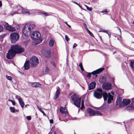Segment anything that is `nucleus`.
Segmentation results:
<instances>
[{"label":"nucleus","instance_id":"nucleus-1","mask_svg":"<svg viewBox=\"0 0 134 134\" xmlns=\"http://www.w3.org/2000/svg\"><path fill=\"white\" fill-rule=\"evenodd\" d=\"M35 27V25L32 23H30L26 24L23 31V33L24 35L27 36H30L32 29Z\"/></svg>","mask_w":134,"mask_h":134},{"label":"nucleus","instance_id":"nucleus-47","mask_svg":"<svg viewBox=\"0 0 134 134\" xmlns=\"http://www.w3.org/2000/svg\"><path fill=\"white\" fill-rule=\"evenodd\" d=\"M88 34L90 35L91 36L93 37H94V36L93 34L90 31H89L88 32Z\"/></svg>","mask_w":134,"mask_h":134},{"label":"nucleus","instance_id":"nucleus-29","mask_svg":"<svg viewBox=\"0 0 134 134\" xmlns=\"http://www.w3.org/2000/svg\"><path fill=\"white\" fill-rule=\"evenodd\" d=\"M37 108L42 113L43 115H44L46 116V114L44 112V111H43V110L40 107H39L38 106H37Z\"/></svg>","mask_w":134,"mask_h":134},{"label":"nucleus","instance_id":"nucleus-41","mask_svg":"<svg viewBox=\"0 0 134 134\" xmlns=\"http://www.w3.org/2000/svg\"><path fill=\"white\" fill-rule=\"evenodd\" d=\"M3 30V27L0 25V32H2Z\"/></svg>","mask_w":134,"mask_h":134},{"label":"nucleus","instance_id":"nucleus-34","mask_svg":"<svg viewBox=\"0 0 134 134\" xmlns=\"http://www.w3.org/2000/svg\"><path fill=\"white\" fill-rule=\"evenodd\" d=\"M10 111L13 113H14L15 112V109L13 107H11L10 108Z\"/></svg>","mask_w":134,"mask_h":134},{"label":"nucleus","instance_id":"nucleus-48","mask_svg":"<svg viewBox=\"0 0 134 134\" xmlns=\"http://www.w3.org/2000/svg\"><path fill=\"white\" fill-rule=\"evenodd\" d=\"M26 118L27 120H30L31 119V118L30 116H27L26 117Z\"/></svg>","mask_w":134,"mask_h":134},{"label":"nucleus","instance_id":"nucleus-17","mask_svg":"<svg viewBox=\"0 0 134 134\" xmlns=\"http://www.w3.org/2000/svg\"><path fill=\"white\" fill-rule=\"evenodd\" d=\"M96 85V83L94 82H92L89 84V86L88 90H91L94 88Z\"/></svg>","mask_w":134,"mask_h":134},{"label":"nucleus","instance_id":"nucleus-27","mask_svg":"<svg viewBox=\"0 0 134 134\" xmlns=\"http://www.w3.org/2000/svg\"><path fill=\"white\" fill-rule=\"evenodd\" d=\"M76 98V94L75 93H74L71 96V98L73 101L74 100H75V99Z\"/></svg>","mask_w":134,"mask_h":134},{"label":"nucleus","instance_id":"nucleus-63","mask_svg":"<svg viewBox=\"0 0 134 134\" xmlns=\"http://www.w3.org/2000/svg\"><path fill=\"white\" fill-rule=\"evenodd\" d=\"M86 29V30H87V32H89V31H90L87 28H86V29Z\"/></svg>","mask_w":134,"mask_h":134},{"label":"nucleus","instance_id":"nucleus-8","mask_svg":"<svg viewBox=\"0 0 134 134\" xmlns=\"http://www.w3.org/2000/svg\"><path fill=\"white\" fill-rule=\"evenodd\" d=\"M104 70V68H101L91 72L92 75H94L96 77H97V74H99Z\"/></svg>","mask_w":134,"mask_h":134},{"label":"nucleus","instance_id":"nucleus-25","mask_svg":"<svg viewBox=\"0 0 134 134\" xmlns=\"http://www.w3.org/2000/svg\"><path fill=\"white\" fill-rule=\"evenodd\" d=\"M54 40L53 38L51 39L49 42V46L51 47H52L54 45Z\"/></svg>","mask_w":134,"mask_h":134},{"label":"nucleus","instance_id":"nucleus-23","mask_svg":"<svg viewBox=\"0 0 134 134\" xmlns=\"http://www.w3.org/2000/svg\"><path fill=\"white\" fill-rule=\"evenodd\" d=\"M122 100L121 98L120 97L119 95V96L118 95V96L116 100V102L115 105L116 106L118 105L121 102Z\"/></svg>","mask_w":134,"mask_h":134},{"label":"nucleus","instance_id":"nucleus-7","mask_svg":"<svg viewBox=\"0 0 134 134\" xmlns=\"http://www.w3.org/2000/svg\"><path fill=\"white\" fill-rule=\"evenodd\" d=\"M130 102L131 101L129 99H124L122 102L119 104V107H122L125 106H126L129 104Z\"/></svg>","mask_w":134,"mask_h":134},{"label":"nucleus","instance_id":"nucleus-32","mask_svg":"<svg viewBox=\"0 0 134 134\" xmlns=\"http://www.w3.org/2000/svg\"><path fill=\"white\" fill-rule=\"evenodd\" d=\"M87 74L86 75V77H88L89 79H90L91 76V73H89L87 72Z\"/></svg>","mask_w":134,"mask_h":134},{"label":"nucleus","instance_id":"nucleus-16","mask_svg":"<svg viewBox=\"0 0 134 134\" xmlns=\"http://www.w3.org/2000/svg\"><path fill=\"white\" fill-rule=\"evenodd\" d=\"M24 69L25 70L28 69L30 67V64L29 60L26 61L24 63Z\"/></svg>","mask_w":134,"mask_h":134},{"label":"nucleus","instance_id":"nucleus-42","mask_svg":"<svg viewBox=\"0 0 134 134\" xmlns=\"http://www.w3.org/2000/svg\"><path fill=\"white\" fill-rule=\"evenodd\" d=\"M134 64V60L132 61H131L130 62V66H133Z\"/></svg>","mask_w":134,"mask_h":134},{"label":"nucleus","instance_id":"nucleus-61","mask_svg":"<svg viewBox=\"0 0 134 134\" xmlns=\"http://www.w3.org/2000/svg\"><path fill=\"white\" fill-rule=\"evenodd\" d=\"M131 68V69L133 70H134V66H130Z\"/></svg>","mask_w":134,"mask_h":134},{"label":"nucleus","instance_id":"nucleus-31","mask_svg":"<svg viewBox=\"0 0 134 134\" xmlns=\"http://www.w3.org/2000/svg\"><path fill=\"white\" fill-rule=\"evenodd\" d=\"M95 91H96L97 92H99L100 93H102L103 91L102 89L98 88H97V89Z\"/></svg>","mask_w":134,"mask_h":134},{"label":"nucleus","instance_id":"nucleus-64","mask_svg":"<svg viewBox=\"0 0 134 134\" xmlns=\"http://www.w3.org/2000/svg\"><path fill=\"white\" fill-rule=\"evenodd\" d=\"M54 134H56V132H54Z\"/></svg>","mask_w":134,"mask_h":134},{"label":"nucleus","instance_id":"nucleus-56","mask_svg":"<svg viewBox=\"0 0 134 134\" xmlns=\"http://www.w3.org/2000/svg\"><path fill=\"white\" fill-rule=\"evenodd\" d=\"M101 108H102V107H98L96 109L97 110H100V111H101Z\"/></svg>","mask_w":134,"mask_h":134},{"label":"nucleus","instance_id":"nucleus-59","mask_svg":"<svg viewBox=\"0 0 134 134\" xmlns=\"http://www.w3.org/2000/svg\"><path fill=\"white\" fill-rule=\"evenodd\" d=\"M83 25H84V27L85 28V29H86V28H87V26L86 24H85V23H84Z\"/></svg>","mask_w":134,"mask_h":134},{"label":"nucleus","instance_id":"nucleus-26","mask_svg":"<svg viewBox=\"0 0 134 134\" xmlns=\"http://www.w3.org/2000/svg\"><path fill=\"white\" fill-rule=\"evenodd\" d=\"M106 81V78L104 77H102L99 79V82L101 83H105V82Z\"/></svg>","mask_w":134,"mask_h":134},{"label":"nucleus","instance_id":"nucleus-2","mask_svg":"<svg viewBox=\"0 0 134 134\" xmlns=\"http://www.w3.org/2000/svg\"><path fill=\"white\" fill-rule=\"evenodd\" d=\"M11 47L13 49L16 54H20L23 52L24 51V49L21 45L18 44L12 45Z\"/></svg>","mask_w":134,"mask_h":134},{"label":"nucleus","instance_id":"nucleus-28","mask_svg":"<svg viewBox=\"0 0 134 134\" xmlns=\"http://www.w3.org/2000/svg\"><path fill=\"white\" fill-rule=\"evenodd\" d=\"M22 13L24 14H29V12L28 11V10L27 9H23L22 10Z\"/></svg>","mask_w":134,"mask_h":134},{"label":"nucleus","instance_id":"nucleus-50","mask_svg":"<svg viewBox=\"0 0 134 134\" xmlns=\"http://www.w3.org/2000/svg\"><path fill=\"white\" fill-rule=\"evenodd\" d=\"M105 33H106L108 35L109 37H110L111 34L109 32H108V31H107V32H105Z\"/></svg>","mask_w":134,"mask_h":134},{"label":"nucleus","instance_id":"nucleus-38","mask_svg":"<svg viewBox=\"0 0 134 134\" xmlns=\"http://www.w3.org/2000/svg\"><path fill=\"white\" fill-rule=\"evenodd\" d=\"M2 24L5 27V28L7 26H8L9 25V24L8 23L4 22H3Z\"/></svg>","mask_w":134,"mask_h":134},{"label":"nucleus","instance_id":"nucleus-44","mask_svg":"<svg viewBox=\"0 0 134 134\" xmlns=\"http://www.w3.org/2000/svg\"><path fill=\"white\" fill-rule=\"evenodd\" d=\"M65 38L66 40L68 42L69 40V38L68 37L67 35H66L65 36Z\"/></svg>","mask_w":134,"mask_h":134},{"label":"nucleus","instance_id":"nucleus-58","mask_svg":"<svg viewBox=\"0 0 134 134\" xmlns=\"http://www.w3.org/2000/svg\"><path fill=\"white\" fill-rule=\"evenodd\" d=\"M99 32H107V31L104 30L102 29V30L101 31H99Z\"/></svg>","mask_w":134,"mask_h":134},{"label":"nucleus","instance_id":"nucleus-45","mask_svg":"<svg viewBox=\"0 0 134 134\" xmlns=\"http://www.w3.org/2000/svg\"><path fill=\"white\" fill-rule=\"evenodd\" d=\"M100 107H102V108H101V111H103L104 109L105 108V105H103L102 106H101Z\"/></svg>","mask_w":134,"mask_h":134},{"label":"nucleus","instance_id":"nucleus-46","mask_svg":"<svg viewBox=\"0 0 134 134\" xmlns=\"http://www.w3.org/2000/svg\"><path fill=\"white\" fill-rule=\"evenodd\" d=\"M49 71V68L48 67H46L45 70V72H48Z\"/></svg>","mask_w":134,"mask_h":134},{"label":"nucleus","instance_id":"nucleus-14","mask_svg":"<svg viewBox=\"0 0 134 134\" xmlns=\"http://www.w3.org/2000/svg\"><path fill=\"white\" fill-rule=\"evenodd\" d=\"M42 54L46 57H51V52L50 50H47L43 52Z\"/></svg>","mask_w":134,"mask_h":134},{"label":"nucleus","instance_id":"nucleus-4","mask_svg":"<svg viewBox=\"0 0 134 134\" xmlns=\"http://www.w3.org/2000/svg\"><path fill=\"white\" fill-rule=\"evenodd\" d=\"M19 38V35L17 33H12L10 35V39L12 43H15L18 40Z\"/></svg>","mask_w":134,"mask_h":134},{"label":"nucleus","instance_id":"nucleus-21","mask_svg":"<svg viewBox=\"0 0 134 134\" xmlns=\"http://www.w3.org/2000/svg\"><path fill=\"white\" fill-rule=\"evenodd\" d=\"M60 90L59 88L57 90L55 96L53 98L55 100L58 98L60 93Z\"/></svg>","mask_w":134,"mask_h":134},{"label":"nucleus","instance_id":"nucleus-60","mask_svg":"<svg viewBox=\"0 0 134 134\" xmlns=\"http://www.w3.org/2000/svg\"><path fill=\"white\" fill-rule=\"evenodd\" d=\"M2 1H0V7H1L2 6Z\"/></svg>","mask_w":134,"mask_h":134},{"label":"nucleus","instance_id":"nucleus-24","mask_svg":"<svg viewBox=\"0 0 134 134\" xmlns=\"http://www.w3.org/2000/svg\"><path fill=\"white\" fill-rule=\"evenodd\" d=\"M102 96L104 101L107 100L108 98V94L107 92L105 91H103L102 93Z\"/></svg>","mask_w":134,"mask_h":134},{"label":"nucleus","instance_id":"nucleus-37","mask_svg":"<svg viewBox=\"0 0 134 134\" xmlns=\"http://www.w3.org/2000/svg\"><path fill=\"white\" fill-rule=\"evenodd\" d=\"M41 14L43 15H44L45 16H47L50 15V14H49V13H48L47 12H42L41 13Z\"/></svg>","mask_w":134,"mask_h":134},{"label":"nucleus","instance_id":"nucleus-9","mask_svg":"<svg viewBox=\"0 0 134 134\" xmlns=\"http://www.w3.org/2000/svg\"><path fill=\"white\" fill-rule=\"evenodd\" d=\"M81 99V98L79 97L73 101L74 104L78 108H80V107Z\"/></svg>","mask_w":134,"mask_h":134},{"label":"nucleus","instance_id":"nucleus-43","mask_svg":"<svg viewBox=\"0 0 134 134\" xmlns=\"http://www.w3.org/2000/svg\"><path fill=\"white\" fill-rule=\"evenodd\" d=\"M51 63L52 65L55 68L56 67V64L54 62L52 61L51 62Z\"/></svg>","mask_w":134,"mask_h":134},{"label":"nucleus","instance_id":"nucleus-12","mask_svg":"<svg viewBox=\"0 0 134 134\" xmlns=\"http://www.w3.org/2000/svg\"><path fill=\"white\" fill-rule=\"evenodd\" d=\"M60 112L62 114L66 115L68 114V112L66 109L65 107H61L60 108Z\"/></svg>","mask_w":134,"mask_h":134},{"label":"nucleus","instance_id":"nucleus-13","mask_svg":"<svg viewBox=\"0 0 134 134\" xmlns=\"http://www.w3.org/2000/svg\"><path fill=\"white\" fill-rule=\"evenodd\" d=\"M18 97V96H16V98H17L20 105L21 107L22 108H23L24 107L25 105L24 103L22 100L20 96H19V98H17Z\"/></svg>","mask_w":134,"mask_h":134},{"label":"nucleus","instance_id":"nucleus-53","mask_svg":"<svg viewBox=\"0 0 134 134\" xmlns=\"http://www.w3.org/2000/svg\"><path fill=\"white\" fill-rule=\"evenodd\" d=\"M49 122L51 124H53V120L52 119H50L49 120Z\"/></svg>","mask_w":134,"mask_h":134},{"label":"nucleus","instance_id":"nucleus-33","mask_svg":"<svg viewBox=\"0 0 134 134\" xmlns=\"http://www.w3.org/2000/svg\"><path fill=\"white\" fill-rule=\"evenodd\" d=\"M6 78L10 81H11L12 80V78L11 76H8L7 74L5 76Z\"/></svg>","mask_w":134,"mask_h":134},{"label":"nucleus","instance_id":"nucleus-10","mask_svg":"<svg viewBox=\"0 0 134 134\" xmlns=\"http://www.w3.org/2000/svg\"><path fill=\"white\" fill-rule=\"evenodd\" d=\"M111 84L105 83L103 84L102 87L103 89L107 90H109L111 89Z\"/></svg>","mask_w":134,"mask_h":134},{"label":"nucleus","instance_id":"nucleus-52","mask_svg":"<svg viewBox=\"0 0 134 134\" xmlns=\"http://www.w3.org/2000/svg\"><path fill=\"white\" fill-rule=\"evenodd\" d=\"M73 2L75 4H76L77 5L79 6L80 7H81V5L79 4L78 3L76 2L73 1Z\"/></svg>","mask_w":134,"mask_h":134},{"label":"nucleus","instance_id":"nucleus-5","mask_svg":"<svg viewBox=\"0 0 134 134\" xmlns=\"http://www.w3.org/2000/svg\"><path fill=\"white\" fill-rule=\"evenodd\" d=\"M16 54V53L11 47L10 49L9 50L7 54L6 57L8 59H12L15 56Z\"/></svg>","mask_w":134,"mask_h":134},{"label":"nucleus","instance_id":"nucleus-36","mask_svg":"<svg viewBox=\"0 0 134 134\" xmlns=\"http://www.w3.org/2000/svg\"><path fill=\"white\" fill-rule=\"evenodd\" d=\"M84 108H85V106H84V104L83 101V100H82L81 109H83Z\"/></svg>","mask_w":134,"mask_h":134},{"label":"nucleus","instance_id":"nucleus-11","mask_svg":"<svg viewBox=\"0 0 134 134\" xmlns=\"http://www.w3.org/2000/svg\"><path fill=\"white\" fill-rule=\"evenodd\" d=\"M94 96L96 98L100 99L102 97V93H99L96 91H94Z\"/></svg>","mask_w":134,"mask_h":134},{"label":"nucleus","instance_id":"nucleus-49","mask_svg":"<svg viewBox=\"0 0 134 134\" xmlns=\"http://www.w3.org/2000/svg\"><path fill=\"white\" fill-rule=\"evenodd\" d=\"M7 35L6 34H4L1 35H0V37L1 38H4Z\"/></svg>","mask_w":134,"mask_h":134},{"label":"nucleus","instance_id":"nucleus-51","mask_svg":"<svg viewBox=\"0 0 134 134\" xmlns=\"http://www.w3.org/2000/svg\"><path fill=\"white\" fill-rule=\"evenodd\" d=\"M101 13H105V14H106L107 13H108V12L107 11V10H103V11L102 12H100Z\"/></svg>","mask_w":134,"mask_h":134},{"label":"nucleus","instance_id":"nucleus-3","mask_svg":"<svg viewBox=\"0 0 134 134\" xmlns=\"http://www.w3.org/2000/svg\"><path fill=\"white\" fill-rule=\"evenodd\" d=\"M30 61L31 67H35L38 64L39 62L38 58L35 56H34L30 59Z\"/></svg>","mask_w":134,"mask_h":134},{"label":"nucleus","instance_id":"nucleus-40","mask_svg":"<svg viewBox=\"0 0 134 134\" xmlns=\"http://www.w3.org/2000/svg\"><path fill=\"white\" fill-rule=\"evenodd\" d=\"M9 101L10 102L12 103V104L13 105H15V102L14 100H12V99H9Z\"/></svg>","mask_w":134,"mask_h":134},{"label":"nucleus","instance_id":"nucleus-35","mask_svg":"<svg viewBox=\"0 0 134 134\" xmlns=\"http://www.w3.org/2000/svg\"><path fill=\"white\" fill-rule=\"evenodd\" d=\"M99 115L101 116L102 115V114L100 112L98 111H95V115Z\"/></svg>","mask_w":134,"mask_h":134},{"label":"nucleus","instance_id":"nucleus-19","mask_svg":"<svg viewBox=\"0 0 134 134\" xmlns=\"http://www.w3.org/2000/svg\"><path fill=\"white\" fill-rule=\"evenodd\" d=\"M128 110H130L134 109V101L132 102L131 104L126 108Z\"/></svg>","mask_w":134,"mask_h":134},{"label":"nucleus","instance_id":"nucleus-20","mask_svg":"<svg viewBox=\"0 0 134 134\" xmlns=\"http://www.w3.org/2000/svg\"><path fill=\"white\" fill-rule=\"evenodd\" d=\"M6 29L7 30L12 31H15L16 30L15 28V27H14L9 25L8 26H7L6 27Z\"/></svg>","mask_w":134,"mask_h":134},{"label":"nucleus","instance_id":"nucleus-30","mask_svg":"<svg viewBox=\"0 0 134 134\" xmlns=\"http://www.w3.org/2000/svg\"><path fill=\"white\" fill-rule=\"evenodd\" d=\"M79 66H80V69L82 71H84V69L83 68L82 64V63H80L79 65Z\"/></svg>","mask_w":134,"mask_h":134},{"label":"nucleus","instance_id":"nucleus-18","mask_svg":"<svg viewBox=\"0 0 134 134\" xmlns=\"http://www.w3.org/2000/svg\"><path fill=\"white\" fill-rule=\"evenodd\" d=\"M87 111L89 114V115L90 116H94L95 115V111L93 110L90 108H88Z\"/></svg>","mask_w":134,"mask_h":134},{"label":"nucleus","instance_id":"nucleus-54","mask_svg":"<svg viewBox=\"0 0 134 134\" xmlns=\"http://www.w3.org/2000/svg\"><path fill=\"white\" fill-rule=\"evenodd\" d=\"M77 46V44H76V43H74L73 45V48H75Z\"/></svg>","mask_w":134,"mask_h":134},{"label":"nucleus","instance_id":"nucleus-57","mask_svg":"<svg viewBox=\"0 0 134 134\" xmlns=\"http://www.w3.org/2000/svg\"><path fill=\"white\" fill-rule=\"evenodd\" d=\"M116 27L117 28L118 30L120 31V34H121V32L120 29L118 27Z\"/></svg>","mask_w":134,"mask_h":134},{"label":"nucleus","instance_id":"nucleus-6","mask_svg":"<svg viewBox=\"0 0 134 134\" xmlns=\"http://www.w3.org/2000/svg\"><path fill=\"white\" fill-rule=\"evenodd\" d=\"M41 36L40 32L37 31H34L31 35V37L34 40H36L39 38Z\"/></svg>","mask_w":134,"mask_h":134},{"label":"nucleus","instance_id":"nucleus-62","mask_svg":"<svg viewBox=\"0 0 134 134\" xmlns=\"http://www.w3.org/2000/svg\"><path fill=\"white\" fill-rule=\"evenodd\" d=\"M86 29V30H87V32H89V31H90L87 28H86V29Z\"/></svg>","mask_w":134,"mask_h":134},{"label":"nucleus","instance_id":"nucleus-39","mask_svg":"<svg viewBox=\"0 0 134 134\" xmlns=\"http://www.w3.org/2000/svg\"><path fill=\"white\" fill-rule=\"evenodd\" d=\"M85 6L86 7L87 9L89 11H91L92 10V8H91V7H88L87 5H85Z\"/></svg>","mask_w":134,"mask_h":134},{"label":"nucleus","instance_id":"nucleus-55","mask_svg":"<svg viewBox=\"0 0 134 134\" xmlns=\"http://www.w3.org/2000/svg\"><path fill=\"white\" fill-rule=\"evenodd\" d=\"M65 23L66 24V25H67L69 27V28H71V26L70 25L68 24L67 23V22H65Z\"/></svg>","mask_w":134,"mask_h":134},{"label":"nucleus","instance_id":"nucleus-22","mask_svg":"<svg viewBox=\"0 0 134 134\" xmlns=\"http://www.w3.org/2000/svg\"><path fill=\"white\" fill-rule=\"evenodd\" d=\"M108 98L107 100L108 103H109L111 102V101L113 100V96L111 95L110 93H108Z\"/></svg>","mask_w":134,"mask_h":134},{"label":"nucleus","instance_id":"nucleus-15","mask_svg":"<svg viewBox=\"0 0 134 134\" xmlns=\"http://www.w3.org/2000/svg\"><path fill=\"white\" fill-rule=\"evenodd\" d=\"M31 86L35 88L40 87L41 85L39 82H35L34 83H30Z\"/></svg>","mask_w":134,"mask_h":134}]
</instances>
